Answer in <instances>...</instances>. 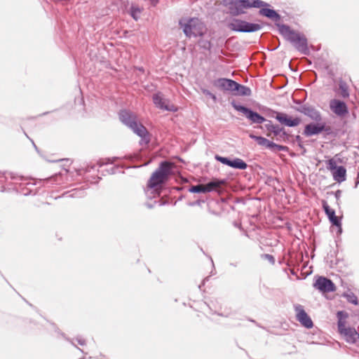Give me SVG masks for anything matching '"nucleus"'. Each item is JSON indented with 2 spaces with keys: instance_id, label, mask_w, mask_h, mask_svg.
<instances>
[{
  "instance_id": "5",
  "label": "nucleus",
  "mask_w": 359,
  "mask_h": 359,
  "mask_svg": "<svg viewBox=\"0 0 359 359\" xmlns=\"http://www.w3.org/2000/svg\"><path fill=\"white\" fill-rule=\"evenodd\" d=\"M228 27L235 32H254L261 29V25L257 23H250L240 19H233L229 24Z\"/></svg>"
},
{
  "instance_id": "31",
  "label": "nucleus",
  "mask_w": 359,
  "mask_h": 359,
  "mask_svg": "<svg viewBox=\"0 0 359 359\" xmlns=\"http://www.w3.org/2000/svg\"><path fill=\"white\" fill-rule=\"evenodd\" d=\"M299 34L294 32L293 30L291 32V33L287 36V39L290 41L292 43L297 41L298 37L299 36Z\"/></svg>"
},
{
  "instance_id": "17",
  "label": "nucleus",
  "mask_w": 359,
  "mask_h": 359,
  "mask_svg": "<svg viewBox=\"0 0 359 359\" xmlns=\"http://www.w3.org/2000/svg\"><path fill=\"white\" fill-rule=\"evenodd\" d=\"M299 111L314 121H322V116L320 111L313 107L304 105Z\"/></svg>"
},
{
  "instance_id": "14",
  "label": "nucleus",
  "mask_w": 359,
  "mask_h": 359,
  "mask_svg": "<svg viewBox=\"0 0 359 359\" xmlns=\"http://www.w3.org/2000/svg\"><path fill=\"white\" fill-rule=\"evenodd\" d=\"M297 320L305 327L311 328L313 325L311 318L301 305L295 306Z\"/></svg>"
},
{
  "instance_id": "27",
  "label": "nucleus",
  "mask_w": 359,
  "mask_h": 359,
  "mask_svg": "<svg viewBox=\"0 0 359 359\" xmlns=\"http://www.w3.org/2000/svg\"><path fill=\"white\" fill-rule=\"evenodd\" d=\"M142 9L137 6H132L130 8V15L134 20H137L140 16Z\"/></svg>"
},
{
  "instance_id": "34",
  "label": "nucleus",
  "mask_w": 359,
  "mask_h": 359,
  "mask_svg": "<svg viewBox=\"0 0 359 359\" xmlns=\"http://www.w3.org/2000/svg\"><path fill=\"white\" fill-rule=\"evenodd\" d=\"M152 1H156L157 0H151Z\"/></svg>"
},
{
  "instance_id": "29",
  "label": "nucleus",
  "mask_w": 359,
  "mask_h": 359,
  "mask_svg": "<svg viewBox=\"0 0 359 359\" xmlns=\"http://www.w3.org/2000/svg\"><path fill=\"white\" fill-rule=\"evenodd\" d=\"M326 164H327V168L329 170H330L331 172H332V171L335 170L338 168L337 161H335L334 158L329 159L326 162Z\"/></svg>"
},
{
  "instance_id": "20",
  "label": "nucleus",
  "mask_w": 359,
  "mask_h": 359,
  "mask_svg": "<svg viewBox=\"0 0 359 359\" xmlns=\"http://www.w3.org/2000/svg\"><path fill=\"white\" fill-rule=\"evenodd\" d=\"M333 179L337 182H342L346 180V170L343 166L338 168L332 172Z\"/></svg>"
},
{
  "instance_id": "4",
  "label": "nucleus",
  "mask_w": 359,
  "mask_h": 359,
  "mask_svg": "<svg viewBox=\"0 0 359 359\" xmlns=\"http://www.w3.org/2000/svg\"><path fill=\"white\" fill-rule=\"evenodd\" d=\"M205 31L204 24L198 18H191L184 25V32L188 37L203 36Z\"/></svg>"
},
{
  "instance_id": "1",
  "label": "nucleus",
  "mask_w": 359,
  "mask_h": 359,
  "mask_svg": "<svg viewBox=\"0 0 359 359\" xmlns=\"http://www.w3.org/2000/svg\"><path fill=\"white\" fill-rule=\"evenodd\" d=\"M120 121L129 127L135 134L142 138V141L147 144L150 141L149 134L147 128L137 121V115L128 110H121L119 113Z\"/></svg>"
},
{
  "instance_id": "12",
  "label": "nucleus",
  "mask_w": 359,
  "mask_h": 359,
  "mask_svg": "<svg viewBox=\"0 0 359 359\" xmlns=\"http://www.w3.org/2000/svg\"><path fill=\"white\" fill-rule=\"evenodd\" d=\"M338 330L348 343L356 344L359 341V334L354 328L346 327L345 325L339 328Z\"/></svg>"
},
{
  "instance_id": "3",
  "label": "nucleus",
  "mask_w": 359,
  "mask_h": 359,
  "mask_svg": "<svg viewBox=\"0 0 359 359\" xmlns=\"http://www.w3.org/2000/svg\"><path fill=\"white\" fill-rule=\"evenodd\" d=\"M226 4L232 15L245 13L246 9L260 8L267 6L266 3L261 0H226Z\"/></svg>"
},
{
  "instance_id": "33",
  "label": "nucleus",
  "mask_w": 359,
  "mask_h": 359,
  "mask_svg": "<svg viewBox=\"0 0 359 359\" xmlns=\"http://www.w3.org/2000/svg\"><path fill=\"white\" fill-rule=\"evenodd\" d=\"M84 344H85V343H84V341H80V344H81V345H83Z\"/></svg>"
},
{
  "instance_id": "24",
  "label": "nucleus",
  "mask_w": 359,
  "mask_h": 359,
  "mask_svg": "<svg viewBox=\"0 0 359 359\" xmlns=\"http://www.w3.org/2000/svg\"><path fill=\"white\" fill-rule=\"evenodd\" d=\"M339 87L341 95L344 98L348 97L349 96L348 84L342 79H340L339 81Z\"/></svg>"
},
{
  "instance_id": "25",
  "label": "nucleus",
  "mask_w": 359,
  "mask_h": 359,
  "mask_svg": "<svg viewBox=\"0 0 359 359\" xmlns=\"http://www.w3.org/2000/svg\"><path fill=\"white\" fill-rule=\"evenodd\" d=\"M338 318V329L346 325V319L348 318L347 313L344 311H338L337 313Z\"/></svg>"
},
{
  "instance_id": "26",
  "label": "nucleus",
  "mask_w": 359,
  "mask_h": 359,
  "mask_svg": "<svg viewBox=\"0 0 359 359\" xmlns=\"http://www.w3.org/2000/svg\"><path fill=\"white\" fill-rule=\"evenodd\" d=\"M259 14L268 17L269 18H274L278 16L276 12L270 8H264V7L260 8Z\"/></svg>"
},
{
  "instance_id": "22",
  "label": "nucleus",
  "mask_w": 359,
  "mask_h": 359,
  "mask_svg": "<svg viewBox=\"0 0 359 359\" xmlns=\"http://www.w3.org/2000/svg\"><path fill=\"white\" fill-rule=\"evenodd\" d=\"M294 46L300 51L305 53L307 50V41L305 37L299 35L295 42L293 43Z\"/></svg>"
},
{
  "instance_id": "15",
  "label": "nucleus",
  "mask_w": 359,
  "mask_h": 359,
  "mask_svg": "<svg viewBox=\"0 0 359 359\" xmlns=\"http://www.w3.org/2000/svg\"><path fill=\"white\" fill-rule=\"evenodd\" d=\"M214 86L221 90L229 91L233 93L236 86V82L229 79H218L213 83Z\"/></svg>"
},
{
  "instance_id": "18",
  "label": "nucleus",
  "mask_w": 359,
  "mask_h": 359,
  "mask_svg": "<svg viewBox=\"0 0 359 359\" xmlns=\"http://www.w3.org/2000/svg\"><path fill=\"white\" fill-rule=\"evenodd\" d=\"M323 208L327 215L330 221L333 225L339 228L341 231V222L340 219L335 215V211L331 208L325 201H323Z\"/></svg>"
},
{
  "instance_id": "19",
  "label": "nucleus",
  "mask_w": 359,
  "mask_h": 359,
  "mask_svg": "<svg viewBox=\"0 0 359 359\" xmlns=\"http://www.w3.org/2000/svg\"><path fill=\"white\" fill-rule=\"evenodd\" d=\"M250 137L256 140L257 144L263 146L266 148L269 149H273V148H277L278 150H283L285 149V147L273 143V142L269 141L265 137H261V136H257L255 135H250Z\"/></svg>"
},
{
  "instance_id": "23",
  "label": "nucleus",
  "mask_w": 359,
  "mask_h": 359,
  "mask_svg": "<svg viewBox=\"0 0 359 359\" xmlns=\"http://www.w3.org/2000/svg\"><path fill=\"white\" fill-rule=\"evenodd\" d=\"M266 128L268 130V133H266V135L268 137H271L273 134L274 136L278 135L282 131L283 128H279L277 126L273 125V124H266Z\"/></svg>"
},
{
  "instance_id": "2",
  "label": "nucleus",
  "mask_w": 359,
  "mask_h": 359,
  "mask_svg": "<svg viewBox=\"0 0 359 359\" xmlns=\"http://www.w3.org/2000/svg\"><path fill=\"white\" fill-rule=\"evenodd\" d=\"M175 167L173 163L163 161L160 164L158 168L151 175L149 182L148 187L154 189L165 183L172 174V170Z\"/></svg>"
},
{
  "instance_id": "10",
  "label": "nucleus",
  "mask_w": 359,
  "mask_h": 359,
  "mask_svg": "<svg viewBox=\"0 0 359 359\" xmlns=\"http://www.w3.org/2000/svg\"><path fill=\"white\" fill-rule=\"evenodd\" d=\"M325 125L323 121L307 124L304 128V135L306 137L318 135L325 130Z\"/></svg>"
},
{
  "instance_id": "32",
  "label": "nucleus",
  "mask_w": 359,
  "mask_h": 359,
  "mask_svg": "<svg viewBox=\"0 0 359 359\" xmlns=\"http://www.w3.org/2000/svg\"><path fill=\"white\" fill-rule=\"evenodd\" d=\"M203 92L204 94L211 97L213 100H216V96L214 94H212V93H210L209 90H203Z\"/></svg>"
},
{
  "instance_id": "9",
  "label": "nucleus",
  "mask_w": 359,
  "mask_h": 359,
  "mask_svg": "<svg viewBox=\"0 0 359 359\" xmlns=\"http://www.w3.org/2000/svg\"><path fill=\"white\" fill-rule=\"evenodd\" d=\"M153 102L155 106L161 110L176 111L177 108L170 102L169 100L164 99L160 93L153 95Z\"/></svg>"
},
{
  "instance_id": "7",
  "label": "nucleus",
  "mask_w": 359,
  "mask_h": 359,
  "mask_svg": "<svg viewBox=\"0 0 359 359\" xmlns=\"http://www.w3.org/2000/svg\"><path fill=\"white\" fill-rule=\"evenodd\" d=\"M231 104L236 111L241 112L252 123H262L263 122L265 121L264 117L259 115L258 113L252 111L250 109H248L245 107L237 104L235 102H232Z\"/></svg>"
},
{
  "instance_id": "21",
  "label": "nucleus",
  "mask_w": 359,
  "mask_h": 359,
  "mask_svg": "<svg viewBox=\"0 0 359 359\" xmlns=\"http://www.w3.org/2000/svg\"><path fill=\"white\" fill-rule=\"evenodd\" d=\"M233 94L234 95L249 96L251 95V90L249 88L242 86L236 82V86L234 88Z\"/></svg>"
},
{
  "instance_id": "11",
  "label": "nucleus",
  "mask_w": 359,
  "mask_h": 359,
  "mask_svg": "<svg viewBox=\"0 0 359 359\" xmlns=\"http://www.w3.org/2000/svg\"><path fill=\"white\" fill-rule=\"evenodd\" d=\"M313 286L323 292H334L336 289L332 280L323 276L318 278L313 283Z\"/></svg>"
},
{
  "instance_id": "8",
  "label": "nucleus",
  "mask_w": 359,
  "mask_h": 359,
  "mask_svg": "<svg viewBox=\"0 0 359 359\" xmlns=\"http://www.w3.org/2000/svg\"><path fill=\"white\" fill-rule=\"evenodd\" d=\"M275 118L282 125L288 127H295L299 126L302 120L299 117H292L283 112H276Z\"/></svg>"
},
{
  "instance_id": "13",
  "label": "nucleus",
  "mask_w": 359,
  "mask_h": 359,
  "mask_svg": "<svg viewBox=\"0 0 359 359\" xmlns=\"http://www.w3.org/2000/svg\"><path fill=\"white\" fill-rule=\"evenodd\" d=\"M330 108L333 113L339 116H344L348 114L346 104L337 99L330 100Z\"/></svg>"
},
{
  "instance_id": "6",
  "label": "nucleus",
  "mask_w": 359,
  "mask_h": 359,
  "mask_svg": "<svg viewBox=\"0 0 359 359\" xmlns=\"http://www.w3.org/2000/svg\"><path fill=\"white\" fill-rule=\"evenodd\" d=\"M226 184L224 180H215L206 184H198L193 186L190 188L189 191L192 193H207L212 191H218Z\"/></svg>"
},
{
  "instance_id": "28",
  "label": "nucleus",
  "mask_w": 359,
  "mask_h": 359,
  "mask_svg": "<svg viewBox=\"0 0 359 359\" xmlns=\"http://www.w3.org/2000/svg\"><path fill=\"white\" fill-rule=\"evenodd\" d=\"M344 297H346L347 301L354 305L358 304V297L352 292L344 294Z\"/></svg>"
},
{
  "instance_id": "30",
  "label": "nucleus",
  "mask_w": 359,
  "mask_h": 359,
  "mask_svg": "<svg viewBox=\"0 0 359 359\" xmlns=\"http://www.w3.org/2000/svg\"><path fill=\"white\" fill-rule=\"evenodd\" d=\"M292 30L287 25H282L280 27V33L286 38L291 33Z\"/></svg>"
},
{
  "instance_id": "16",
  "label": "nucleus",
  "mask_w": 359,
  "mask_h": 359,
  "mask_svg": "<svg viewBox=\"0 0 359 359\" xmlns=\"http://www.w3.org/2000/svg\"><path fill=\"white\" fill-rule=\"evenodd\" d=\"M216 159L223 164L227 165L231 168L245 170L247 168V164L241 158H236L231 161L227 158L217 156Z\"/></svg>"
}]
</instances>
